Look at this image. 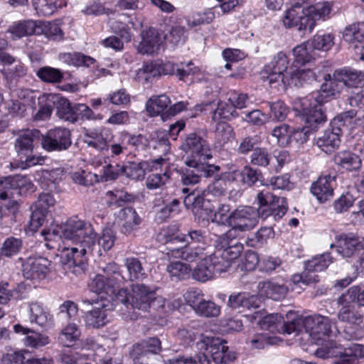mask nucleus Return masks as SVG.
Masks as SVG:
<instances>
[{"label": "nucleus", "instance_id": "20e7f679", "mask_svg": "<svg viewBox=\"0 0 364 364\" xmlns=\"http://www.w3.org/2000/svg\"><path fill=\"white\" fill-rule=\"evenodd\" d=\"M61 233L64 240L71 241L75 245H84L85 247L96 245V232L92 225L77 216L70 218L61 225Z\"/></svg>", "mask_w": 364, "mask_h": 364}, {"label": "nucleus", "instance_id": "f3484780", "mask_svg": "<svg viewBox=\"0 0 364 364\" xmlns=\"http://www.w3.org/2000/svg\"><path fill=\"white\" fill-rule=\"evenodd\" d=\"M18 99L11 100L7 105L9 112L16 117H24L33 111L36 105L34 91L28 89L21 90Z\"/></svg>", "mask_w": 364, "mask_h": 364}, {"label": "nucleus", "instance_id": "cd10ccee", "mask_svg": "<svg viewBox=\"0 0 364 364\" xmlns=\"http://www.w3.org/2000/svg\"><path fill=\"white\" fill-rule=\"evenodd\" d=\"M38 108L31 111L32 119L35 122H45L50 119L53 111V93H43L38 98Z\"/></svg>", "mask_w": 364, "mask_h": 364}, {"label": "nucleus", "instance_id": "2eb2a0df", "mask_svg": "<svg viewBox=\"0 0 364 364\" xmlns=\"http://www.w3.org/2000/svg\"><path fill=\"white\" fill-rule=\"evenodd\" d=\"M50 264L45 257H29L22 262L23 276L33 284L38 283L46 278Z\"/></svg>", "mask_w": 364, "mask_h": 364}, {"label": "nucleus", "instance_id": "4468645a", "mask_svg": "<svg viewBox=\"0 0 364 364\" xmlns=\"http://www.w3.org/2000/svg\"><path fill=\"white\" fill-rule=\"evenodd\" d=\"M336 250L343 257L364 255V237L353 232L336 236Z\"/></svg>", "mask_w": 364, "mask_h": 364}, {"label": "nucleus", "instance_id": "4d7b16f0", "mask_svg": "<svg viewBox=\"0 0 364 364\" xmlns=\"http://www.w3.org/2000/svg\"><path fill=\"white\" fill-rule=\"evenodd\" d=\"M159 240L165 244L172 243L175 241H187L185 235L179 234V226L178 225H171L163 228L159 235Z\"/></svg>", "mask_w": 364, "mask_h": 364}, {"label": "nucleus", "instance_id": "423d86ee", "mask_svg": "<svg viewBox=\"0 0 364 364\" xmlns=\"http://www.w3.org/2000/svg\"><path fill=\"white\" fill-rule=\"evenodd\" d=\"M289 58L285 53L279 52L266 64L260 72L261 79L270 86L282 82L284 85H289Z\"/></svg>", "mask_w": 364, "mask_h": 364}, {"label": "nucleus", "instance_id": "9d476101", "mask_svg": "<svg viewBox=\"0 0 364 364\" xmlns=\"http://www.w3.org/2000/svg\"><path fill=\"white\" fill-rule=\"evenodd\" d=\"M75 245L76 247H63L61 262L68 268L73 269V272L77 274L85 271L87 262L86 253L88 251L92 252L95 247H85L84 245Z\"/></svg>", "mask_w": 364, "mask_h": 364}, {"label": "nucleus", "instance_id": "052dcab7", "mask_svg": "<svg viewBox=\"0 0 364 364\" xmlns=\"http://www.w3.org/2000/svg\"><path fill=\"white\" fill-rule=\"evenodd\" d=\"M36 75L42 81L48 83H59L63 78V73L61 70L50 66L41 68L37 71Z\"/></svg>", "mask_w": 364, "mask_h": 364}, {"label": "nucleus", "instance_id": "473e14b6", "mask_svg": "<svg viewBox=\"0 0 364 364\" xmlns=\"http://www.w3.org/2000/svg\"><path fill=\"white\" fill-rule=\"evenodd\" d=\"M204 255V248L201 247H192L189 245L181 248L170 249L167 252L168 258L181 259L188 262H193L202 258Z\"/></svg>", "mask_w": 364, "mask_h": 364}, {"label": "nucleus", "instance_id": "680f3d73", "mask_svg": "<svg viewBox=\"0 0 364 364\" xmlns=\"http://www.w3.org/2000/svg\"><path fill=\"white\" fill-rule=\"evenodd\" d=\"M73 181L83 186H90L100 182V176L97 173L86 170H79L72 173Z\"/></svg>", "mask_w": 364, "mask_h": 364}, {"label": "nucleus", "instance_id": "4be33fe9", "mask_svg": "<svg viewBox=\"0 0 364 364\" xmlns=\"http://www.w3.org/2000/svg\"><path fill=\"white\" fill-rule=\"evenodd\" d=\"M262 303L261 298L248 292H240L230 294L228 301V306L232 309L242 312L245 309H256Z\"/></svg>", "mask_w": 364, "mask_h": 364}, {"label": "nucleus", "instance_id": "e2e57ef3", "mask_svg": "<svg viewBox=\"0 0 364 364\" xmlns=\"http://www.w3.org/2000/svg\"><path fill=\"white\" fill-rule=\"evenodd\" d=\"M41 235L46 241V246L47 248L51 250L60 247L58 242L63 239L61 233V226L56 225L51 229H44L42 230Z\"/></svg>", "mask_w": 364, "mask_h": 364}, {"label": "nucleus", "instance_id": "412c9836", "mask_svg": "<svg viewBox=\"0 0 364 364\" xmlns=\"http://www.w3.org/2000/svg\"><path fill=\"white\" fill-rule=\"evenodd\" d=\"M173 68L172 63L169 61L164 63L161 60H156L146 62L142 68L137 70L136 77L139 80L147 82L153 77L171 74L173 70Z\"/></svg>", "mask_w": 364, "mask_h": 364}, {"label": "nucleus", "instance_id": "1a4fd4ad", "mask_svg": "<svg viewBox=\"0 0 364 364\" xmlns=\"http://www.w3.org/2000/svg\"><path fill=\"white\" fill-rule=\"evenodd\" d=\"M198 346L200 348H205L211 355L213 360L216 364H228L237 358L236 353L230 350L227 342L220 338L203 336Z\"/></svg>", "mask_w": 364, "mask_h": 364}, {"label": "nucleus", "instance_id": "3c124183", "mask_svg": "<svg viewBox=\"0 0 364 364\" xmlns=\"http://www.w3.org/2000/svg\"><path fill=\"white\" fill-rule=\"evenodd\" d=\"M37 29V21H23L14 23L9 28V31L14 37L20 38L30 35H36Z\"/></svg>", "mask_w": 364, "mask_h": 364}, {"label": "nucleus", "instance_id": "e433bc0d", "mask_svg": "<svg viewBox=\"0 0 364 364\" xmlns=\"http://www.w3.org/2000/svg\"><path fill=\"white\" fill-rule=\"evenodd\" d=\"M112 135V132L109 129H102L101 131L91 130L86 134L87 138V143L89 146L93 147L99 151H108L110 146L108 145V138Z\"/></svg>", "mask_w": 364, "mask_h": 364}, {"label": "nucleus", "instance_id": "9b49d317", "mask_svg": "<svg viewBox=\"0 0 364 364\" xmlns=\"http://www.w3.org/2000/svg\"><path fill=\"white\" fill-rule=\"evenodd\" d=\"M256 210L250 206H241L231 213L230 227L240 236L254 228L258 223Z\"/></svg>", "mask_w": 364, "mask_h": 364}, {"label": "nucleus", "instance_id": "5fc2aeb1", "mask_svg": "<svg viewBox=\"0 0 364 364\" xmlns=\"http://www.w3.org/2000/svg\"><path fill=\"white\" fill-rule=\"evenodd\" d=\"M332 7L333 3L331 1H318L307 7L308 14H311L316 21H325L329 18Z\"/></svg>", "mask_w": 364, "mask_h": 364}, {"label": "nucleus", "instance_id": "13d9d810", "mask_svg": "<svg viewBox=\"0 0 364 364\" xmlns=\"http://www.w3.org/2000/svg\"><path fill=\"white\" fill-rule=\"evenodd\" d=\"M274 232L271 227H262L255 234L248 237L246 245L251 247H258L262 245L267 240L273 237Z\"/></svg>", "mask_w": 364, "mask_h": 364}, {"label": "nucleus", "instance_id": "c03bdc74", "mask_svg": "<svg viewBox=\"0 0 364 364\" xmlns=\"http://www.w3.org/2000/svg\"><path fill=\"white\" fill-rule=\"evenodd\" d=\"M172 65L173 70L170 75H175L179 80L183 82L193 81V77L200 72V68L196 66L192 61L172 63Z\"/></svg>", "mask_w": 364, "mask_h": 364}, {"label": "nucleus", "instance_id": "aec40b11", "mask_svg": "<svg viewBox=\"0 0 364 364\" xmlns=\"http://www.w3.org/2000/svg\"><path fill=\"white\" fill-rule=\"evenodd\" d=\"M183 149L190 154L187 160H209L212 158L211 151L206 141L196 134H191L188 136L183 144Z\"/></svg>", "mask_w": 364, "mask_h": 364}, {"label": "nucleus", "instance_id": "de8ad7c7", "mask_svg": "<svg viewBox=\"0 0 364 364\" xmlns=\"http://www.w3.org/2000/svg\"><path fill=\"white\" fill-rule=\"evenodd\" d=\"M292 53L294 58L291 66L302 67L314 59L313 49L309 41L296 46Z\"/></svg>", "mask_w": 364, "mask_h": 364}, {"label": "nucleus", "instance_id": "338daca9", "mask_svg": "<svg viewBox=\"0 0 364 364\" xmlns=\"http://www.w3.org/2000/svg\"><path fill=\"white\" fill-rule=\"evenodd\" d=\"M210 360L204 353H198L194 356H178L164 360V364H210Z\"/></svg>", "mask_w": 364, "mask_h": 364}, {"label": "nucleus", "instance_id": "58836bf2", "mask_svg": "<svg viewBox=\"0 0 364 364\" xmlns=\"http://www.w3.org/2000/svg\"><path fill=\"white\" fill-rule=\"evenodd\" d=\"M142 40L140 43L141 51L144 53L151 54L159 50L162 43L161 36L158 31L152 28L144 31L141 34Z\"/></svg>", "mask_w": 364, "mask_h": 364}, {"label": "nucleus", "instance_id": "0eeeda50", "mask_svg": "<svg viewBox=\"0 0 364 364\" xmlns=\"http://www.w3.org/2000/svg\"><path fill=\"white\" fill-rule=\"evenodd\" d=\"M353 116L354 112L350 111L334 117L331 122V129H327L322 136L317 139V146L326 154L333 152L340 145L342 128L345 126L346 119Z\"/></svg>", "mask_w": 364, "mask_h": 364}, {"label": "nucleus", "instance_id": "0e129e2a", "mask_svg": "<svg viewBox=\"0 0 364 364\" xmlns=\"http://www.w3.org/2000/svg\"><path fill=\"white\" fill-rule=\"evenodd\" d=\"M334 36L330 33H316L314 38L309 41L310 47L314 50L327 51L333 46Z\"/></svg>", "mask_w": 364, "mask_h": 364}, {"label": "nucleus", "instance_id": "f03ea898", "mask_svg": "<svg viewBox=\"0 0 364 364\" xmlns=\"http://www.w3.org/2000/svg\"><path fill=\"white\" fill-rule=\"evenodd\" d=\"M116 300L143 311H147L150 308L156 310L164 309L166 300L161 296L156 295V289L144 284H134L131 286V291L122 288L116 294Z\"/></svg>", "mask_w": 364, "mask_h": 364}, {"label": "nucleus", "instance_id": "c9c22d12", "mask_svg": "<svg viewBox=\"0 0 364 364\" xmlns=\"http://www.w3.org/2000/svg\"><path fill=\"white\" fill-rule=\"evenodd\" d=\"M36 35H43L49 40L60 41L64 38V33L59 23L53 21H37Z\"/></svg>", "mask_w": 364, "mask_h": 364}, {"label": "nucleus", "instance_id": "393cba45", "mask_svg": "<svg viewBox=\"0 0 364 364\" xmlns=\"http://www.w3.org/2000/svg\"><path fill=\"white\" fill-rule=\"evenodd\" d=\"M41 139L38 129H26L21 132L15 141V149L18 155L28 156L33 149V142Z\"/></svg>", "mask_w": 364, "mask_h": 364}, {"label": "nucleus", "instance_id": "4c0bfd02", "mask_svg": "<svg viewBox=\"0 0 364 364\" xmlns=\"http://www.w3.org/2000/svg\"><path fill=\"white\" fill-rule=\"evenodd\" d=\"M258 290L261 296L273 300H280L285 297L288 288L271 281L261 282L258 284Z\"/></svg>", "mask_w": 364, "mask_h": 364}, {"label": "nucleus", "instance_id": "f8f14e48", "mask_svg": "<svg viewBox=\"0 0 364 364\" xmlns=\"http://www.w3.org/2000/svg\"><path fill=\"white\" fill-rule=\"evenodd\" d=\"M41 137L42 147L48 151L65 150L72 144L70 129L63 127L50 129Z\"/></svg>", "mask_w": 364, "mask_h": 364}, {"label": "nucleus", "instance_id": "72a5a7b5", "mask_svg": "<svg viewBox=\"0 0 364 364\" xmlns=\"http://www.w3.org/2000/svg\"><path fill=\"white\" fill-rule=\"evenodd\" d=\"M171 104L170 98L166 95L154 96L147 101L146 109L150 116H157L161 114L162 119L168 118L166 110Z\"/></svg>", "mask_w": 364, "mask_h": 364}, {"label": "nucleus", "instance_id": "6e6d98bb", "mask_svg": "<svg viewBox=\"0 0 364 364\" xmlns=\"http://www.w3.org/2000/svg\"><path fill=\"white\" fill-rule=\"evenodd\" d=\"M103 272L105 274V277L117 289L126 281L120 266L114 262L107 263L103 268Z\"/></svg>", "mask_w": 364, "mask_h": 364}, {"label": "nucleus", "instance_id": "79ce46f5", "mask_svg": "<svg viewBox=\"0 0 364 364\" xmlns=\"http://www.w3.org/2000/svg\"><path fill=\"white\" fill-rule=\"evenodd\" d=\"M288 210V203L286 198L277 196L269 203L267 210L260 211V217L266 219L272 216L275 221L279 220L287 213Z\"/></svg>", "mask_w": 364, "mask_h": 364}, {"label": "nucleus", "instance_id": "b1692460", "mask_svg": "<svg viewBox=\"0 0 364 364\" xmlns=\"http://www.w3.org/2000/svg\"><path fill=\"white\" fill-rule=\"evenodd\" d=\"M335 184V176H321L311 184V193L320 203L326 202L333 196Z\"/></svg>", "mask_w": 364, "mask_h": 364}, {"label": "nucleus", "instance_id": "37998d69", "mask_svg": "<svg viewBox=\"0 0 364 364\" xmlns=\"http://www.w3.org/2000/svg\"><path fill=\"white\" fill-rule=\"evenodd\" d=\"M90 289L100 294L105 293L106 295L113 298H116V294L119 289H117L114 284H112L104 276L101 274L96 275L89 284Z\"/></svg>", "mask_w": 364, "mask_h": 364}, {"label": "nucleus", "instance_id": "c756f323", "mask_svg": "<svg viewBox=\"0 0 364 364\" xmlns=\"http://www.w3.org/2000/svg\"><path fill=\"white\" fill-rule=\"evenodd\" d=\"M53 109H56L57 116L65 121L71 123L76 122L75 115V105L72 106L70 102L60 95L53 93Z\"/></svg>", "mask_w": 364, "mask_h": 364}, {"label": "nucleus", "instance_id": "774afa93", "mask_svg": "<svg viewBox=\"0 0 364 364\" xmlns=\"http://www.w3.org/2000/svg\"><path fill=\"white\" fill-rule=\"evenodd\" d=\"M33 6L38 16H49L60 4L58 0H33Z\"/></svg>", "mask_w": 364, "mask_h": 364}, {"label": "nucleus", "instance_id": "2f4dec72", "mask_svg": "<svg viewBox=\"0 0 364 364\" xmlns=\"http://www.w3.org/2000/svg\"><path fill=\"white\" fill-rule=\"evenodd\" d=\"M107 304L103 301L99 304L98 307H95L89 311L85 316V322L86 326L93 328H99L104 326L107 323L108 309Z\"/></svg>", "mask_w": 364, "mask_h": 364}, {"label": "nucleus", "instance_id": "dca6fc26", "mask_svg": "<svg viewBox=\"0 0 364 364\" xmlns=\"http://www.w3.org/2000/svg\"><path fill=\"white\" fill-rule=\"evenodd\" d=\"M147 144L148 140L142 134L134 135L122 131L115 136L110 145V151L112 156H119L126 154L128 145L135 149H144Z\"/></svg>", "mask_w": 364, "mask_h": 364}, {"label": "nucleus", "instance_id": "6e6552de", "mask_svg": "<svg viewBox=\"0 0 364 364\" xmlns=\"http://www.w3.org/2000/svg\"><path fill=\"white\" fill-rule=\"evenodd\" d=\"M331 262L330 253L316 256L306 262L305 269L301 274L292 275L291 282L296 285L316 284L319 279L315 273L325 270Z\"/></svg>", "mask_w": 364, "mask_h": 364}, {"label": "nucleus", "instance_id": "f704fd0d", "mask_svg": "<svg viewBox=\"0 0 364 364\" xmlns=\"http://www.w3.org/2000/svg\"><path fill=\"white\" fill-rule=\"evenodd\" d=\"M335 80L347 87H358L364 82V73L352 69H342L334 73Z\"/></svg>", "mask_w": 364, "mask_h": 364}, {"label": "nucleus", "instance_id": "603ef678", "mask_svg": "<svg viewBox=\"0 0 364 364\" xmlns=\"http://www.w3.org/2000/svg\"><path fill=\"white\" fill-rule=\"evenodd\" d=\"M208 160L203 159H193L186 160V165L189 167H192L200 173V176L204 177H213L220 170L219 166L210 164L208 163Z\"/></svg>", "mask_w": 364, "mask_h": 364}, {"label": "nucleus", "instance_id": "a18cd8bd", "mask_svg": "<svg viewBox=\"0 0 364 364\" xmlns=\"http://www.w3.org/2000/svg\"><path fill=\"white\" fill-rule=\"evenodd\" d=\"M288 74L289 75V85L296 86L302 85L304 82L316 81L317 77L315 73L310 69H304L301 67L289 66Z\"/></svg>", "mask_w": 364, "mask_h": 364}, {"label": "nucleus", "instance_id": "a19ab883", "mask_svg": "<svg viewBox=\"0 0 364 364\" xmlns=\"http://www.w3.org/2000/svg\"><path fill=\"white\" fill-rule=\"evenodd\" d=\"M118 223L122 226V232L129 234L136 225L141 219L136 210L131 207L121 209L117 215Z\"/></svg>", "mask_w": 364, "mask_h": 364}, {"label": "nucleus", "instance_id": "69168bd1", "mask_svg": "<svg viewBox=\"0 0 364 364\" xmlns=\"http://www.w3.org/2000/svg\"><path fill=\"white\" fill-rule=\"evenodd\" d=\"M105 198L109 206H121L124 202L131 201L132 196L124 190L114 189L107 191Z\"/></svg>", "mask_w": 364, "mask_h": 364}, {"label": "nucleus", "instance_id": "5701e85b", "mask_svg": "<svg viewBox=\"0 0 364 364\" xmlns=\"http://www.w3.org/2000/svg\"><path fill=\"white\" fill-rule=\"evenodd\" d=\"M161 342L157 337H151L134 344L129 352L133 362H136L148 354H158L161 351Z\"/></svg>", "mask_w": 364, "mask_h": 364}, {"label": "nucleus", "instance_id": "ea45409f", "mask_svg": "<svg viewBox=\"0 0 364 364\" xmlns=\"http://www.w3.org/2000/svg\"><path fill=\"white\" fill-rule=\"evenodd\" d=\"M92 165L95 167L103 166L102 174L99 176L100 181H111L116 179L120 174H122L123 166L118 164H107V159L102 157H96L92 159Z\"/></svg>", "mask_w": 364, "mask_h": 364}, {"label": "nucleus", "instance_id": "c85d7f7f", "mask_svg": "<svg viewBox=\"0 0 364 364\" xmlns=\"http://www.w3.org/2000/svg\"><path fill=\"white\" fill-rule=\"evenodd\" d=\"M28 306L31 323H36L41 327H46L52 323L53 316L42 303L32 301L28 304Z\"/></svg>", "mask_w": 364, "mask_h": 364}, {"label": "nucleus", "instance_id": "7ed1b4c3", "mask_svg": "<svg viewBox=\"0 0 364 364\" xmlns=\"http://www.w3.org/2000/svg\"><path fill=\"white\" fill-rule=\"evenodd\" d=\"M358 291V287H352L338 299V304L341 306L338 316L341 321L346 323L344 333L346 338L350 340H359L364 337L363 316L355 310V297Z\"/></svg>", "mask_w": 364, "mask_h": 364}, {"label": "nucleus", "instance_id": "f257e3e1", "mask_svg": "<svg viewBox=\"0 0 364 364\" xmlns=\"http://www.w3.org/2000/svg\"><path fill=\"white\" fill-rule=\"evenodd\" d=\"M334 84L335 81L330 80L323 83L319 90L294 102V108L299 113L296 122L301 125L291 128V141L295 140L299 144L306 142L310 134L326 121L323 105L340 92L334 87Z\"/></svg>", "mask_w": 364, "mask_h": 364}, {"label": "nucleus", "instance_id": "864d4df0", "mask_svg": "<svg viewBox=\"0 0 364 364\" xmlns=\"http://www.w3.org/2000/svg\"><path fill=\"white\" fill-rule=\"evenodd\" d=\"M81 335L79 327L75 323H69L63 328L58 336L60 343L66 347H71Z\"/></svg>", "mask_w": 364, "mask_h": 364}, {"label": "nucleus", "instance_id": "8fccbe9b", "mask_svg": "<svg viewBox=\"0 0 364 364\" xmlns=\"http://www.w3.org/2000/svg\"><path fill=\"white\" fill-rule=\"evenodd\" d=\"M124 266L128 272L130 281L143 280L147 277V274L139 258L134 257L125 258Z\"/></svg>", "mask_w": 364, "mask_h": 364}, {"label": "nucleus", "instance_id": "a878e982", "mask_svg": "<svg viewBox=\"0 0 364 364\" xmlns=\"http://www.w3.org/2000/svg\"><path fill=\"white\" fill-rule=\"evenodd\" d=\"M14 328L16 333L25 335L23 342L26 347L37 349L48 345L50 341L47 335L36 332L21 324H16Z\"/></svg>", "mask_w": 364, "mask_h": 364}, {"label": "nucleus", "instance_id": "a211bd4d", "mask_svg": "<svg viewBox=\"0 0 364 364\" xmlns=\"http://www.w3.org/2000/svg\"><path fill=\"white\" fill-rule=\"evenodd\" d=\"M225 264L218 262L213 255L203 258L193 271V277L205 282L224 272Z\"/></svg>", "mask_w": 364, "mask_h": 364}, {"label": "nucleus", "instance_id": "39448f33", "mask_svg": "<svg viewBox=\"0 0 364 364\" xmlns=\"http://www.w3.org/2000/svg\"><path fill=\"white\" fill-rule=\"evenodd\" d=\"M315 355L321 358H335L336 364H358L364 358V345L354 343L343 348L336 341H329L326 348H318Z\"/></svg>", "mask_w": 364, "mask_h": 364}, {"label": "nucleus", "instance_id": "7c9ffc66", "mask_svg": "<svg viewBox=\"0 0 364 364\" xmlns=\"http://www.w3.org/2000/svg\"><path fill=\"white\" fill-rule=\"evenodd\" d=\"M242 251L243 245L240 242H235L226 249L216 250L213 255L218 262L225 264L224 272H227L232 262L239 257Z\"/></svg>", "mask_w": 364, "mask_h": 364}, {"label": "nucleus", "instance_id": "6ab92c4d", "mask_svg": "<svg viewBox=\"0 0 364 364\" xmlns=\"http://www.w3.org/2000/svg\"><path fill=\"white\" fill-rule=\"evenodd\" d=\"M310 322L314 323L309 330L312 343L320 345V348H326L329 341H333L330 338L331 324L327 318L319 316L316 319L309 318L306 321V325Z\"/></svg>", "mask_w": 364, "mask_h": 364}, {"label": "nucleus", "instance_id": "ddd939ff", "mask_svg": "<svg viewBox=\"0 0 364 364\" xmlns=\"http://www.w3.org/2000/svg\"><path fill=\"white\" fill-rule=\"evenodd\" d=\"M33 184L29 178L21 175L9 176L0 178V199L11 198L14 192L21 194L32 191Z\"/></svg>", "mask_w": 364, "mask_h": 364}, {"label": "nucleus", "instance_id": "09e8293b", "mask_svg": "<svg viewBox=\"0 0 364 364\" xmlns=\"http://www.w3.org/2000/svg\"><path fill=\"white\" fill-rule=\"evenodd\" d=\"M59 59L75 67H90L96 62L93 58L78 52L60 53Z\"/></svg>", "mask_w": 364, "mask_h": 364}, {"label": "nucleus", "instance_id": "49530a36", "mask_svg": "<svg viewBox=\"0 0 364 364\" xmlns=\"http://www.w3.org/2000/svg\"><path fill=\"white\" fill-rule=\"evenodd\" d=\"M333 160L336 164L349 171L358 170L361 166L359 156L348 151L338 152Z\"/></svg>", "mask_w": 364, "mask_h": 364}, {"label": "nucleus", "instance_id": "bf43d9fd", "mask_svg": "<svg viewBox=\"0 0 364 364\" xmlns=\"http://www.w3.org/2000/svg\"><path fill=\"white\" fill-rule=\"evenodd\" d=\"M167 272L172 279L183 280L189 277L191 267L182 262H172L167 266Z\"/></svg>", "mask_w": 364, "mask_h": 364}, {"label": "nucleus", "instance_id": "bb28decb", "mask_svg": "<svg viewBox=\"0 0 364 364\" xmlns=\"http://www.w3.org/2000/svg\"><path fill=\"white\" fill-rule=\"evenodd\" d=\"M166 164L165 159L162 158L152 161V167L157 171V166H159L161 172H153L147 176L146 185L148 189L152 190L161 188L169 180L170 174Z\"/></svg>", "mask_w": 364, "mask_h": 364}]
</instances>
